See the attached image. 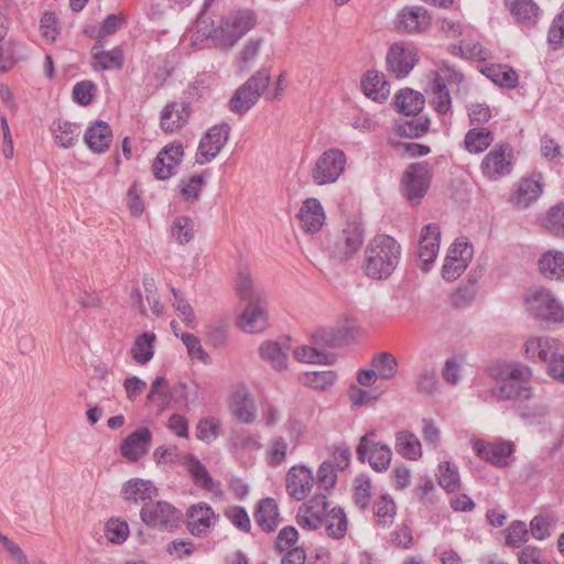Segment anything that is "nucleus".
<instances>
[{
    "instance_id": "obj_1",
    "label": "nucleus",
    "mask_w": 564,
    "mask_h": 564,
    "mask_svg": "<svg viewBox=\"0 0 564 564\" xmlns=\"http://www.w3.org/2000/svg\"><path fill=\"white\" fill-rule=\"evenodd\" d=\"M364 253L361 270L365 275L371 280H384L400 261L401 246L394 238L379 235L368 242Z\"/></svg>"
},
{
    "instance_id": "obj_2",
    "label": "nucleus",
    "mask_w": 564,
    "mask_h": 564,
    "mask_svg": "<svg viewBox=\"0 0 564 564\" xmlns=\"http://www.w3.org/2000/svg\"><path fill=\"white\" fill-rule=\"evenodd\" d=\"M257 22V17L251 10L237 11L230 20L224 21L213 31H203L204 39H212L216 46L231 47L238 40L250 31Z\"/></svg>"
},
{
    "instance_id": "obj_3",
    "label": "nucleus",
    "mask_w": 564,
    "mask_h": 564,
    "mask_svg": "<svg viewBox=\"0 0 564 564\" xmlns=\"http://www.w3.org/2000/svg\"><path fill=\"white\" fill-rule=\"evenodd\" d=\"M501 381L498 398L500 399H528L530 397L529 368L518 364L499 365L492 372Z\"/></svg>"
},
{
    "instance_id": "obj_4",
    "label": "nucleus",
    "mask_w": 564,
    "mask_h": 564,
    "mask_svg": "<svg viewBox=\"0 0 564 564\" xmlns=\"http://www.w3.org/2000/svg\"><path fill=\"white\" fill-rule=\"evenodd\" d=\"M271 76L267 69L258 70L242 86H240L229 100L231 111L242 115L247 112L268 88Z\"/></svg>"
},
{
    "instance_id": "obj_5",
    "label": "nucleus",
    "mask_w": 564,
    "mask_h": 564,
    "mask_svg": "<svg viewBox=\"0 0 564 564\" xmlns=\"http://www.w3.org/2000/svg\"><path fill=\"white\" fill-rule=\"evenodd\" d=\"M525 305L531 314L543 322L558 323L564 319V307L544 288L529 291L525 296Z\"/></svg>"
},
{
    "instance_id": "obj_6",
    "label": "nucleus",
    "mask_w": 564,
    "mask_h": 564,
    "mask_svg": "<svg viewBox=\"0 0 564 564\" xmlns=\"http://www.w3.org/2000/svg\"><path fill=\"white\" fill-rule=\"evenodd\" d=\"M346 155L339 149H328L316 160L312 180L317 185L335 183L345 171Z\"/></svg>"
},
{
    "instance_id": "obj_7",
    "label": "nucleus",
    "mask_w": 564,
    "mask_h": 564,
    "mask_svg": "<svg viewBox=\"0 0 564 564\" xmlns=\"http://www.w3.org/2000/svg\"><path fill=\"white\" fill-rule=\"evenodd\" d=\"M364 243V229L357 221L347 223L345 228L335 234L329 250L336 260L344 262L350 259Z\"/></svg>"
},
{
    "instance_id": "obj_8",
    "label": "nucleus",
    "mask_w": 564,
    "mask_h": 564,
    "mask_svg": "<svg viewBox=\"0 0 564 564\" xmlns=\"http://www.w3.org/2000/svg\"><path fill=\"white\" fill-rule=\"evenodd\" d=\"M513 151L508 143L496 144L482 159L480 170L482 175L497 181L512 171Z\"/></svg>"
},
{
    "instance_id": "obj_9",
    "label": "nucleus",
    "mask_w": 564,
    "mask_h": 564,
    "mask_svg": "<svg viewBox=\"0 0 564 564\" xmlns=\"http://www.w3.org/2000/svg\"><path fill=\"white\" fill-rule=\"evenodd\" d=\"M375 434L371 431L361 436L356 452L361 462L367 460L375 470L384 471L390 466L392 452L388 445L376 443L372 440Z\"/></svg>"
},
{
    "instance_id": "obj_10",
    "label": "nucleus",
    "mask_w": 564,
    "mask_h": 564,
    "mask_svg": "<svg viewBox=\"0 0 564 564\" xmlns=\"http://www.w3.org/2000/svg\"><path fill=\"white\" fill-rule=\"evenodd\" d=\"M230 130V126L225 122L210 127L199 141L196 162L203 165L213 161L227 143Z\"/></svg>"
},
{
    "instance_id": "obj_11",
    "label": "nucleus",
    "mask_w": 564,
    "mask_h": 564,
    "mask_svg": "<svg viewBox=\"0 0 564 564\" xmlns=\"http://www.w3.org/2000/svg\"><path fill=\"white\" fill-rule=\"evenodd\" d=\"M474 254L470 243L456 240L448 249L442 267V276L446 281H455L466 270Z\"/></svg>"
},
{
    "instance_id": "obj_12",
    "label": "nucleus",
    "mask_w": 564,
    "mask_h": 564,
    "mask_svg": "<svg viewBox=\"0 0 564 564\" xmlns=\"http://www.w3.org/2000/svg\"><path fill=\"white\" fill-rule=\"evenodd\" d=\"M141 520L151 528L172 529L180 519V512L166 501L144 503L140 510Z\"/></svg>"
},
{
    "instance_id": "obj_13",
    "label": "nucleus",
    "mask_w": 564,
    "mask_h": 564,
    "mask_svg": "<svg viewBox=\"0 0 564 564\" xmlns=\"http://www.w3.org/2000/svg\"><path fill=\"white\" fill-rule=\"evenodd\" d=\"M388 70L397 78L406 77L417 62V52L411 44L397 42L391 44L387 53Z\"/></svg>"
},
{
    "instance_id": "obj_14",
    "label": "nucleus",
    "mask_w": 564,
    "mask_h": 564,
    "mask_svg": "<svg viewBox=\"0 0 564 564\" xmlns=\"http://www.w3.org/2000/svg\"><path fill=\"white\" fill-rule=\"evenodd\" d=\"M431 182V172L426 163L412 164L404 173L403 185L406 198L419 204Z\"/></svg>"
},
{
    "instance_id": "obj_15",
    "label": "nucleus",
    "mask_w": 564,
    "mask_h": 564,
    "mask_svg": "<svg viewBox=\"0 0 564 564\" xmlns=\"http://www.w3.org/2000/svg\"><path fill=\"white\" fill-rule=\"evenodd\" d=\"M267 297L260 301L246 302V306L239 315L238 326L247 334H258L267 329L269 325Z\"/></svg>"
},
{
    "instance_id": "obj_16",
    "label": "nucleus",
    "mask_w": 564,
    "mask_h": 564,
    "mask_svg": "<svg viewBox=\"0 0 564 564\" xmlns=\"http://www.w3.org/2000/svg\"><path fill=\"white\" fill-rule=\"evenodd\" d=\"M564 351L562 343L551 337H531L525 343V356L533 361H541L547 368Z\"/></svg>"
},
{
    "instance_id": "obj_17",
    "label": "nucleus",
    "mask_w": 564,
    "mask_h": 564,
    "mask_svg": "<svg viewBox=\"0 0 564 564\" xmlns=\"http://www.w3.org/2000/svg\"><path fill=\"white\" fill-rule=\"evenodd\" d=\"M328 502L325 495H316L297 511V523L310 530H316L324 523L328 513Z\"/></svg>"
},
{
    "instance_id": "obj_18",
    "label": "nucleus",
    "mask_w": 564,
    "mask_h": 564,
    "mask_svg": "<svg viewBox=\"0 0 564 564\" xmlns=\"http://www.w3.org/2000/svg\"><path fill=\"white\" fill-rule=\"evenodd\" d=\"M441 230L436 224H429L423 227L419 240L417 257L422 269L427 271L435 261L440 250Z\"/></svg>"
},
{
    "instance_id": "obj_19",
    "label": "nucleus",
    "mask_w": 564,
    "mask_h": 564,
    "mask_svg": "<svg viewBox=\"0 0 564 564\" xmlns=\"http://www.w3.org/2000/svg\"><path fill=\"white\" fill-rule=\"evenodd\" d=\"M354 335L352 324L345 322L343 324L326 326L316 329L313 333V344L318 347H337L348 343Z\"/></svg>"
},
{
    "instance_id": "obj_20",
    "label": "nucleus",
    "mask_w": 564,
    "mask_h": 564,
    "mask_svg": "<svg viewBox=\"0 0 564 564\" xmlns=\"http://www.w3.org/2000/svg\"><path fill=\"white\" fill-rule=\"evenodd\" d=\"M397 29L408 33H421L431 25V17L423 7H405L397 15Z\"/></svg>"
},
{
    "instance_id": "obj_21",
    "label": "nucleus",
    "mask_w": 564,
    "mask_h": 564,
    "mask_svg": "<svg viewBox=\"0 0 564 564\" xmlns=\"http://www.w3.org/2000/svg\"><path fill=\"white\" fill-rule=\"evenodd\" d=\"M473 448L479 458L503 467L508 465V457L513 452V444L510 442L485 443L481 440H473Z\"/></svg>"
},
{
    "instance_id": "obj_22",
    "label": "nucleus",
    "mask_w": 564,
    "mask_h": 564,
    "mask_svg": "<svg viewBox=\"0 0 564 564\" xmlns=\"http://www.w3.org/2000/svg\"><path fill=\"white\" fill-rule=\"evenodd\" d=\"M314 477L305 466H293L286 475V491L295 500H303L312 490Z\"/></svg>"
},
{
    "instance_id": "obj_23",
    "label": "nucleus",
    "mask_w": 564,
    "mask_h": 564,
    "mask_svg": "<svg viewBox=\"0 0 564 564\" xmlns=\"http://www.w3.org/2000/svg\"><path fill=\"white\" fill-rule=\"evenodd\" d=\"M183 156L182 144H171L159 152L155 158L152 172L158 180H167L174 173L175 167Z\"/></svg>"
},
{
    "instance_id": "obj_24",
    "label": "nucleus",
    "mask_w": 564,
    "mask_h": 564,
    "mask_svg": "<svg viewBox=\"0 0 564 564\" xmlns=\"http://www.w3.org/2000/svg\"><path fill=\"white\" fill-rule=\"evenodd\" d=\"M215 519L212 507L206 502H199L187 511V529L195 536L206 535Z\"/></svg>"
},
{
    "instance_id": "obj_25",
    "label": "nucleus",
    "mask_w": 564,
    "mask_h": 564,
    "mask_svg": "<svg viewBox=\"0 0 564 564\" xmlns=\"http://www.w3.org/2000/svg\"><path fill=\"white\" fill-rule=\"evenodd\" d=\"M151 438L152 435L148 427L135 430L122 442L120 447L122 456L131 462H137L149 452Z\"/></svg>"
},
{
    "instance_id": "obj_26",
    "label": "nucleus",
    "mask_w": 564,
    "mask_h": 564,
    "mask_svg": "<svg viewBox=\"0 0 564 564\" xmlns=\"http://www.w3.org/2000/svg\"><path fill=\"white\" fill-rule=\"evenodd\" d=\"M7 30L0 28V73L10 70L18 62L29 57L31 53L21 43L6 41Z\"/></svg>"
},
{
    "instance_id": "obj_27",
    "label": "nucleus",
    "mask_w": 564,
    "mask_h": 564,
    "mask_svg": "<svg viewBox=\"0 0 564 564\" xmlns=\"http://www.w3.org/2000/svg\"><path fill=\"white\" fill-rule=\"evenodd\" d=\"M121 494L126 501L143 506L156 498L159 490L150 480L134 478L123 485Z\"/></svg>"
},
{
    "instance_id": "obj_28",
    "label": "nucleus",
    "mask_w": 564,
    "mask_h": 564,
    "mask_svg": "<svg viewBox=\"0 0 564 564\" xmlns=\"http://www.w3.org/2000/svg\"><path fill=\"white\" fill-rule=\"evenodd\" d=\"M192 109L187 102H171L161 112L160 124L163 131L174 132L184 127L191 116Z\"/></svg>"
},
{
    "instance_id": "obj_29",
    "label": "nucleus",
    "mask_w": 564,
    "mask_h": 564,
    "mask_svg": "<svg viewBox=\"0 0 564 564\" xmlns=\"http://www.w3.org/2000/svg\"><path fill=\"white\" fill-rule=\"evenodd\" d=\"M301 226L305 231L316 232L325 223V212L321 202L316 198H307L299 213Z\"/></svg>"
},
{
    "instance_id": "obj_30",
    "label": "nucleus",
    "mask_w": 564,
    "mask_h": 564,
    "mask_svg": "<svg viewBox=\"0 0 564 564\" xmlns=\"http://www.w3.org/2000/svg\"><path fill=\"white\" fill-rule=\"evenodd\" d=\"M112 141V131L105 121H97L89 127L85 133V142L88 148L96 152H105Z\"/></svg>"
},
{
    "instance_id": "obj_31",
    "label": "nucleus",
    "mask_w": 564,
    "mask_h": 564,
    "mask_svg": "<svg viewBox=\"0 0 564 564\" xmlns=\"http://www.w3.org/2000/svg\"><path fill=\"white\" fill-rule=\"evenodd\" d=\"M365 95L378 102L387 100L390 94V85L382 73L368 72L361 83Z\"/></svg>"
},
{
    "instance_id": "obj_32",
    "label": "nucleus",
    "mask_w": 564,
    "mask_h": 564,
    "mask_svg": "<svg viewBox=\"0 0 564 564\" xmlns=\"http://www.w3.org/2000/svg\"><path fill=\"white\" fill-rule=\"evenodd\" d=\"M254 520L264 532L274 531L280 524V514L275 500L272 498L261 500L256 510Z\"/></svg>"
},
{
    "instance_id": "obj_33",
    "label": "nucleus",
    "mask_w": 564,
    "mask_h": 564,
    "mask_svg": "<svg viewBox=\"0 0 564 564\" xmlns=\"http://www.w3.org/2000/svg\"><path fill=\"white\" fill-rule=\"evenodd\" d=\"M230 411L242 423H252L256 419L253 400L245 389L232 393Z\"/></svg>"
},
{
    "instance_id": "obj_34",
    "label": "nucleus",
    "mask_w": 564,
    "mask_h": 564,
    "mask_svg": "<svg viewBox=\"0 0 564 564\" xmlns=\"http://www.w3.org/2000/svg\"><path fill=\"white\" fill-rule=\"evenodd\" d=\"M394 105L406 117H414L423 109L424 96L410 88L402 89L395 95Z\"/></svg>"
},
{
    "instance_id": "obj_35",
    "label": "nucleus",
    "mask_w": 564,
    "mask_h": 564,
    "mask_svg": "<svg viewBox=\"0 0 564 564\" xmlns=\"http://www.w3.org/2000/svg\"><path fill=\"white\" fill-rule=\"evenodd\" d=\"M542 193L540 175L523 178L513 196L512 200L519 207H528Z\"/></svg>"
},
{
    "instance_id": "obj_36",
    "label": "nucleus",
    "mask_w": 564,
    "mask_h": 564,
    "mask_svg": "<svg viewBox=\"0 0 564 564\" xmlns=\"http://www.w3.org/2000/svg\"><path fill=\"white\" fill-rule=\"evenodd\" d=\"M262 360L269 362L275 371H282L288 367V351L273 340H265L259 347Z\"/></svg>"
},
{
    "instance_id": "obj_37",
    "label": "nucleus",
    "mask_w": 564,
    "mask_h": 564,
    "mask_svg": "<svg viewBox=\"0 0 564 564\" xmlns=\"http://www.w3.org/2000/svg\"><path fill=\"white\" fill-rule=\"evenodd\" d=\"M541 273L552 280L564 279V252L547 251L539 260Z\"/></svg>"
},
{
    "instance_id": "obj_38",
    "label": "nucleus",
    "mask_w": 564,
    "mask_h": 564,
    "mask_svg": "<svg viewBox=\"0 0 564 564\" xmlns=\"http://www.w3.org/2000/svg\"><path fill=\"white\" fill-rule=\"evenodd\" d=\"M395 451L406 459L416 460L422 456L421 443L411 432L401 431L395 435Z\"/></svg>"
},
{
    "instance_id": "obj_39",
    "label": "nucleus",
    "mask_w": 564,
    "mask_h": 564,
    "mask_svg": "<svg viewBox=\"0 0 564 564\" xmlns=\"http://www.w3.org/2000/svg\"><path fill=\"white\" fill-rule=\"evenodd\" d=\"M236 291L243 302L260 301L265 296V293L260 288H254L251 274L248 270L243 269L238 272L236 280Z\"/></svg>"
},
{
    "instance_id": "obj_40",
    "label": "nucleus",
    "mask_w": 564,
    "mask_h": 564,
    "mask_svg": "<svg viewBox=\"0 0 564 564\" xmlns=\"http://www.w3.org/2000/svg\"><path fill=\"white\" fill-rule=\"evenodd\" d=\"M494 142L492 133L486 128H473L465 135L464 144L469 153H481Z\"/></svg>"
},
{
    "instance_id": "obj_41",
    "label": "nucleus",
    "mask_w": 564,
    "mask_h": 564,
    "mask_svg": "<svg viewBox=\"0 0 564 564\" xmlns=\"http://www.w3.org/2000/svg\"><path fill=\"white\" fill-rule=\"evenodd\" d=\"M482 73L495 84L506 87L514 88L518 84V75L514 69L507 65H490L487 66Z\"/></svg>"
},
{
    "instance_id": "obj_42",
    "label": "nucleus",
    "mask_w": 564,
    "mask_h": 564,
    "mask_svg": "<svg viewBox=\"0 0 564 564\" xmlns=\"http://www.w3.org/2000/svg\"><path fill=\"white\" fill-rule=\"evenodd\" d=\"M294 358L300 362L332 365L335 361V355L324 351L318 346H301L295 348Z\"/></svg>"
},
{
    "instance_id": "obj_43",
    "label": "nucleus",
    "mask_w": 564,
    "mask_h": 564,
    "mask_svg": "<svg viewBox=\"0 0 564 564\" xmlns=\"http://www.w3.org/2000/svg\"><path fill=\"white\" fill-rule=\"evenodd\" d=\"M52 132L55 140L63 148H70L80 133L78 126L73 122L58 119L52 126Z\"/></svg>"
},
{
    "instance_id": "obj_44",
    "label": "nucleus",
    "mask_w": 564,
    "mask_h": 564,
    "mask_svg": "<svg viewBox=\"0 0 564 564\" xmlns=\"http://www.w3.org/2000/svg\"><path fill=\"white\" fill-rule=\"evenodd\" d=\"M327 534L333 539H341L347 532V519L341 508H333L324 519Z\"/></svg>"
},
{
    "instance_id": "obj_45",
    "label": "nucleus",
    "mask_w": 564,
    "mask_h": 564,
    "mask_svg": "<svg viewBox=\"0 0 564 564\" xmlns=\"http://www.w3.org/2000/svg\"><path fill=\"white\" fill-rule=\"evenodd\" d=\"M337 375L334 371H307L300 375L299 380L302 384L315 390H326L334 384Z\"/></svg>"
},
{
    "instance_id": "obj_46",
    "label": "nucleus",
    "mask_w": 564,
    "mask_h": 564,
    "mask_svg": "<svg viewBox=\"0 0 564 564\" xmlns=\"http://www.w3.org/2000/svg\"><path fill=\"white\" fill-rule=\"evenodd\" d=\"M154 341V334L143 333L138 336L131 348L133 359L141 365L147 364L153 357Z\"/></svg>"
},
{
    "instance_id": "obj_47",
    "label": "nucleus",
    "mask_w": 564,
    "mask_h": 564,
    "mask_svg": "<svg viewBox=\"0 0 564 564\" xmlns=\"http://www.w3.org/2000/svg\"><path fill=\"white\" fill-rule=\"evenodd\" d=\"M510 10L518 21L535 24L539 18V7L532 0H508Z\"/></svg>"
},
{
    "instance_id": "obj_48",
    "label": "nucleus",
    "mask_w": 564,
    "mask_h": 564,
    "mask_svg": "<svg viewBox=\"0 0 564 564\" xmlns=\"http://www.w3.org/2000/svg\"><path fill=\"white\" fill-rule=\"evenodd\" d=\"M416 390L425 395H434L440 391L441 382L434 368H423L415 381Z\"/></svg>"
},
{
    "instance_id": "obj_49",
    "label": "nucleus",
    "mask_w": 564,
    "mask_h": 564,
    "mask_svg": "<svg viewBox=\"0 0 564 564\" xmlns=\"http://www.w3.org/2000/svg\"><path fill=\"white\" fill-rule=\"evenodd\" d=\"M195 221L187 216H178L174 219L171 234L180 245H186L194 238Z\"/></svg>"
},
{
    "instance_id": "obj_50",
    "label": "nucleus",
    "mask_w": 564,
    "mask_h": 564,
    "mask_svg": "<svg viewBox=\"0 0 564 564\" xmlns=\"http://www.w3.org/2000/svg\"><path fill=\"white\" fill-rule=\"evenodd\" d=\"M371 365L379 378L384 380L392 379L397 373L398 361L390 352L384 351L376 355Z\"/></svg>"
},
{
    "instance_id": "obj_51",
    "label": "nucleus",
    "mask_w": 564,
    "mask_h": 564,
    "mask_svg": "<svg viewBox=\"0 0 564 564\" xmlns=\"http://www.w3.org/2000/svg\"><path fill=\"white\" fill-rule=\"evenodd\" d=\"M438 484L448 492H454L460 487V478L456 467L448 462H443L438 467Z\"/></svg>"
},
{
    "instance_id": "obj_52",
    "label": "nucleus",
    "mask_w": 564,
    "mask_h": 564,
    "mask_svg": "<svg viewBox=\"0 0 564 564\" xmlns=\"http://www.w3.org/2000/svg\"><path fill=\"white\" fill-rule=\"evenodd\" d=\"M372 498V485L368 477L359 476L354 480V501L355 505L365 510Z\"/></svg>"
},
{
    "instance_id": "obj_53",
    "label": "nucleus",
    "mask_w": 564,
    "mask_h": 564,
    "mask_svg": "<svg viewBox=\"0 0 564 564\" xmlns=\"http://www.w3.org/2000/svg\"><path fill=\"white\" fill-rule=\"evenodd\" d=\"M187 471L193 477L196 486L204 489L212 490L214 487L213 478L207 471L206 467L194 456H191L187 462Z\"/></svg>"
},
{
    "instance_id": "obj_54",
    "label": "nucleus",
    "mask_w": 564,
    "mask_h": 564,
    "mask_svg": "<svg viewBox=\"0 0 564 564\" xmlns=\"http://www.w3.org/2000/svg\"><path fill=\"white\" fill-rule=\"evenodd\" d=\"M204 185L203 174H193L183 177L180 183V191L186 202H194L199 198Z\"/></svg>"
},
{
    "instance_id": "obj_55",
    "label": "nucleus",
    "mask_w": 564,
    "mask_h": 564,
    "mask_svg": "<svg viewBox=\"0 0 564 564\" xmlns=\"http://www.w3.org/2000/svg\"><path fill=\"white\" fill-rule=\"evenodd\" d=\"M430 120L427 118H415V116L410 119L401 122L397 126V132L400 135H404L408 138H420L429 130Z\"/></svg>"
},
{
    "instance_id": "obj_56",
    "label": "nucleus",
    "mask_w": 564,
    "mask_h": 564,
    "mask_svg": "<svg viewBox=\"0 0 564 564\" xmlns=\"http://www.w3.org/2000/svg\"><path fill=\"white\" fill-rule=\"evenodd\" d=\"M506 544L512 547H520L528 542L530 532L523 521H512L506 530Z\"/></svg>"
},
{
    "instance_id": "obj_57",
    "label": "nucleus",
    "mask_w": 564,
    "mask_h": 564,
    "mask_svg": "<svg viewBox=\"0 0 564 564\" xmlns=\"http://www.w3.org/2000/svg\"><path fill=\"white\" fill-rule=\"evenodd\" d=\"M432 105L438 113L449 111L452 100L446 84L431 83Z\"/></svg>"
},
{
    "instance_id": "obj_58",
    "label": "nucleus",
    "mask_w": 564,
    "mask_h": 564,
    "mask_svg": "<svg viewBox=\"0 0 564 564\" xmlns=\"http://www.w3.org/2000/svg\"><path fill=\"white\" fill-rule=\"evenodd\" d=\"M463 358L453 356L446 359L442 369L444 381L451 386H457L462 380Z\"/></svg>"
},
{
    "instance_id": "obj_59",
    "label": "nucleus",
    "mask_w": 564,
    "mask_h": 564,
    "mask_svg": "<svg viewBox=\"0 0 564 564\" xmlns=\"http://www.w3.org/2000/svg\"><path fill=\"white\" fill-rule=\"evenodd\" d=\"M181 339L186 346L188 355L193 359H197L204 365H209L212 359L209 355L204 350L200 340L192 334H182Z\"/></svg>"
},
{
    "instance_id": "obj_60",
    "label": "nucleus",
    "mask_w": 564,
    "mask_h": 564,
    "mask_svg": "<svg viewBox=\"0 0 564 564\" xmlns=\"http://www.w3.org/2000/svg\"><path fill=\"white\" fill-rule=\"evenodd\" d=\"M395 514V505L393 500L387 496H381L375 503V516L380 524L387 525L392 523Z\"/></svg>"
},
{
    "instance_id": "obj_61",
    "label": "nucleus",
    "mask_w": 564,
    "mask_h": 564,
    "mask_svg": "<svg viewBox=\"0 0 564 564\" xmlns=\"http://www.w3.org/2000/svg\"><path fill=\"white\" fill-rule=\"evenodd\" d=\"M123 63L122 52L119 48L106 51L99 56L98 61L94 63L95 69L109 70L120 69Z\"/></svg>"
},
{
    "instance_id": "obj_62",
    "label": "nucleus",
    "mask_w": 564,
    "mask_h": 564,
    "mask_svg": "<svg viewBox=\"0 0 564 564\" xmlns=\"http://www.w3.org/2000/svg\"><path fill=\"white\" fill-rule=\"evenodd\" d=\"M551 518L549 514L541 513L535 516L530 522V534L539 541H543L551 535Z\"/></svg>"
},
{
    "instance_id": "obj_63",
    "label": "nucleus",
    "mask_w": 564,
    "mask_h": 564,
    "mask_svg": "<svg viewBox=\"0 0 564 564\" xmlns=\"http://www.w3.org/2000/svg\"><path fill=\"white\" fill-rule=\"evenodd\" d=\"M545 227L554 235H564V204L555 205L549 210Z\"/></svg>"
},
{
    "instance_id": "obj_64",
    "label": "nucleus",
    "mask_w": 564,
    "mask_h": 564,
    "mask_svg": "<svg viewBox=\"0 0 564 564\" xmlns=\"http://www.w3.org/2000/svg\"><path fill=\"white\" fill-rule=\"evenodd\" d=\"M547 42L553 50L564 44V11L554 18L549 30Z\"/></svg>"
}]
</instances>
